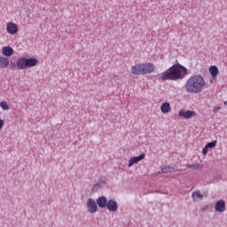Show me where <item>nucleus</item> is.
I'll list each match as a JSON object with an SVG mask.
<instances>
[{"mask_svg":"<svg viewBox=\"0 0 227 227\" xmlns=\"http://www.w3.org/2000/svg\"><path fill=\"white\" fill-rule=\"evenodd\" d=\"M217 145V140H215V141H212V142H209L206 145L207 148H215Z\"/></svg>","mask_w":227,"mask_h":227,"instance_id":"obj_19","label":"nucleus"},{"mask_svg":"<svg viewBox=\"0 0 227 227\" xmlns=\"http://www.w3.org/2000/svg\"><path fill=\"white\" fill-rule=\"evenodd\" d=\"M179 118H184V120H191V118H194L195 116H198V114L195 111L192 110H180L178 113Z\"/></svg>","mask_w":227,"mask_h":227,"instance_id":"obj_4","label":"nucleus"},{"mask_svg":"<svg viewBox=\"0 0 227 227\" xmlns=\"http://www.w3.org/2000/svg\"><path fill=\"white\" fill-rule=\"evenodd\" d=\"M192 198L195 201H201V200H203V194H201L200 191H195L192 192Z\"/></svg>","mask_w":227,"mask_h":227,"instance_id":"obj_16","label":"nucleus"},{"mask_svg":"<svg viewBox=\"0 0 227 227\" xmlns=\"http://www.w3.org/2000/svg\"><path fill=\"white\" fill-rule=\"evenodd\" d=\"M160 111L164 114H168V113H171V105L168 102L162 103L160 106Z\"/></svg>","mask_w":227,"mask_h":227,"instance_id":"obj_13","label":"nucleus"},{"mask_svg":"<svg viewBox=\"0 0 227 227\" xmlns=\"http://www.w3.org/2000/svg\"><path fill=\"white\" fill-rule=\"evenodd\" d=\"M13 48L11 46H4L2 48V54L3 56H5V58H10L11 56H13Z\"/></svg>","mask_w":227,"mask_h":227,"instance_id":"obj_10","label":"nucleus"},{"mask_svg":"<svg viewBox=\"0 0 227 227\" xmlns=\"http://www.w3.org/2000/svg\"><path fill=\"white\" fill-rule=\"evenodd\" d=\"M16 66L18 70H26L27 67V58H20L18 61L16 62Z\"/></svg>","mask_w":227,"mask_h":227,"instance_id":"obj_8","label":"nucleus"},{"mask_svg":"<svg viewBox=\"0 0 227 227\" xmlns=\"http://www.w3.org/2000/svg\"><path fill=\"white\" fill-rule=\"evenodd\" d=\"M216 79H217V76H211V78L209 79V82L211 84H214V82H215Z\"/></svg>","mask_w":227,"mask_h":227,"instance_id":"obj_21","label":"nucleus"},{"mask_svg":"<svg viewBox=\"0 0 227 227\" xmlns=\"http://www.w3.org/2000/svg\"><path fill=\"white\" fill-rule=\"evenodd\" d=\"M106 207L110 212H116L118 210V203L114 200H110L106 203Z\"/></svg>","mask_w":227,"mask_h":227,"instance_id":"obj_9","label":"nucleus"},{"mask_svg":"<svg viewBox=\"0 0 227 227\" xmlns=\"http://www.w3.org/2000/svg\"><path fill=\"white\" fill-rule=\"evenodd\" d=\"M215 209L216 212H224L226 210V203L223 200H218L215 206Z\"/></svg>","mask_w":227,"mask_h":227,"instance_id":"obj_11","label":"nucleus"},{"mask_svg":"<svg viewBox=\"0 0 227 227\" xmlns=\"http://www.w3.org/2000/svg\"><path fill=\"white\" fill-rule=\"evenodd\" d=\"M224 105L227 106V101H224Z\"/></svg>","mask_w":227,"mask_h":227,"instance_id":"obj_24","label":"nucleus"},{"mask_svg":"<svg viewBox=\"0 0 227 227\" xmlns=\"http://www.w3.org/2000/svg\"><path fill=\"white\" fill-rule=\"evenodd\" d=\"M205 88H207V82L201 74L191 76L184 85L187 93H201Z\"/></svg>","mask_w":227,"mask_h":227,"instance_id":"obj_2","label":"nucleus"},{"mask_svg":"<svg viewBox=\"0 0 227 227\" xmlns=\"http://www.w3.org/2000/svg\"><path fill=\"white\" fill-rule=\"evenodd\" d=\"M38 65V59H27V68H33Z\"/></svg>","mask_w":227,"mask_h":227,"instance_id":"obj_15","label":"nucleus"},{"mask_svg":"<svg viewBox=\"0 0 227 227\" xmlns=\"http://www.w3.org/2000/svg\"><path fill=\"white\" fill-rule=\"evenodd\" d=\"M189 168H196V165H190Z\"/></svg>","mask_w":227,"mask_h":227,"instance_id":"obj_23","label":"nucleus"},{"mask_svg":"<svg viewBox=\"0 0 227 227\" xmlns=\"http://www.w3.org/2000/svg\"><path fill=\"white\" fill-rule=\"evenodd\" d=\"M6 31L9 35H17L19 33V26L14 22H7Z\"/></svg>","mask_w":227,"mask_h":227,"instance_id":"obj_5","label":"nucleus"},{"mask_svg":"<svg viewBox=\"0 0 227 227\" xmlns=\"http://www.w3.org/2000/svg\"><path fill=\"white\" fill-rule=\"evenodd\" d=\"M8 65H10V59L0 56V68H7Z\"/></svg>","mask_w":227,"mask_h":227,"instance_id":"obj_14","label":"nucleus"},{"mask_svg":"<svg viewBox=\"0 0 227 227\" xmlns=\"http://www.w3.org/2000/svg\"><path fill=\"white\" fill-rule=\"evenodd\" d=\"M96 202L100 208H106L107 207V198L104 196L98 198Z\"/></svg>","mask_w":227,"mask_h":227,"instance_id":"obj_12","label":"nucleus"},{"mask_svg":"<svg viewBox=\"0 0 227 227\" xmlns=\"http://www.w3.org/2000/svg\"><path fill=\"white\" fill-rule=\"evenodd\" d=\"M162 173H171V167H169V166L164 167L162 168Z\"/></svg>","mask_w":227,"mask_h":227,"instance_id":"obj_20","label":"nucleus"},{"mask_svg":"<svg viewBox=\"0 0 227 227\" xmlns=\"http://www.w3.org/2000/svg\"><path fill=\"white\" fill-rule=\"evenodd\" d=\"M145 157V153H141L139 156L131 157L129 161V168H132L134 164H137V162H141V160H143Z\"/></svg>","mask_w":227,"mask_h":227,"instance_id":"obj_7","label":"nucleus"},{"mask_svg":"<svg viewBox=\"0 0 227 227\" xmlns=\"http://www.w3.org/2000/svg\"><path fill=\"white\" fill-rule=\"evenodd\" d=\"M209 73L213 77H217V75H219V68H217L215 66H211L209 67Z\"/></svg>","mask_w":227,"mask_h":227,"instance_id":"obj_17","label":"nucleus"},{"mask_svg":"<svg viewBox=\"0 0 227 227\" xmlns=\"http://www.w3.org/2000/svg\"><path fill=\"white\" fill-rule=\"evenodd\" d=\"M87 208L90 214L97 212V202L93 199H89L87 201Z\"/></svg>","mask_w":227,"mask_h":227,"instance_id":"obj_6","label":"nucleus"},{"mask_svg":"<svg viewBox=\"0 0 227 227\" xmlns=\"http://www.w3.org/2000/svg\"><path fill=\"white\" fill-rule=\"evenodd\" d=\"M130 72L133 75H146L148 74H153V72H155V65L150 62L136 64L131 67Z\"/></svg>","mask_w":227,"mask_h":227,"instance_id":"obj_3","label":"nucleus"},{"mask_svg":"<svg viewBox=\"0 0 227 227\" xmlns=\"http://www.w3.org/2000/svg\"><path fill=\"white\" fill-rule=\"evenodd\" d=\"M202 153L203 155H207L208 153V149L207 148V145H205V147L203 148Z\"/></svg>","mask_w":227,"mask_h":227,"instance_id":"obj_22","label":"nucleus"},{"mask_svg":"<svg viewBox=\"0 0 227 227\" xmlns=\"http://www.w3.org/2000/svg\"><path fill=\"white\" fill-rule=\"evenodd\" d=\"M187 75V68L180 64H174L159 75L160 81H180Z\"/></svg>","mask_w":227,"mask_h":227,"instance_id":"obj_1","label":"nucleus"},{"mask_svg":"<svg viewBox=\"0 0 227 227\" xmlns=\"http://www.w3.org/2000/svg\"><path fill=\"white\" fill-rule=\"evenodd\" d=\"M0 107L3 109V111H10V105L7 101H1Z\"/></svg>","mask_w":227,"mask_h":227,"instance_id":"obj_18","label":"nucleus"}]
</instances>
